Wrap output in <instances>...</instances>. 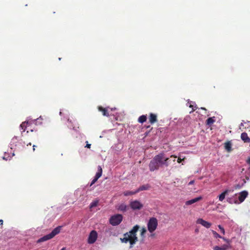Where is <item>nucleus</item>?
Listing matches in <instances>:
<instances>
[{
  "label": "nucleus",
  "mask_w": 250,
  "mask_h": 250,
  "mask_svg": "<svg viewBox=\"0 0 250 250\" xmlns=\"http://www.w3.org/2000/svg\"><path fill=\"white\" fill-rule=\"evenodd\" d=\"M117 208L120 211L125 212L127 209V206L125 204L123 203L119 205Z\"/></svg>",
  "instance_id": "nucleus-16"
},
{
  "label": "nucleus",
  "mask_w": 250,
  "mask_h": 250,
  "mask_svg": "<svg viewBox=\"0 0 250 250\" xmlns=\"http://www.w3.org/2000/svg\"><path fill=\"white\" fill-rule=\"evenodd\" d=\"M130 206L133 210L140 209L143 207V205L138 200H134L130 202Z\"/></svg>",
  "instance_id": "nucleus-7"
},
{
  "label": "nucleus",
  "mask_w": 250,
  "mask_h": 250,
  "mask_svg": "<svg viewBox=\"0 0 250 250\" xmlns=\"http://www.w3.org/2000/svg\"><path fill=\"white\" fill-rule=\"evenodd\" d=\"M61 250H65V248H63Z\"/></svg>",
  "instance_id": "nucleus-40"
},
{
  "label": "nucleus",
  "mask_w": 250,
  "mask_h": 250,
  "mask_svg": "<svg viewBox=\"0 0 250 250\" xmlns=\"http://www.w3.org/2000/svg\"><path fill=\"white\" fill-rule=\"evenodd\" d=\"M214 117L208 118L206 120V125H211L212 124H213L215 122V120L214 119Z\"/></svg>",
  "instance_id": "nucleus-20"
},
{
  "label": "nucleus",
  "mask_w": 250,
  "mask_h": 250,
  "mask_svg": "<svg viewBox=\"0 0 250 250\" xmlns=\"http://www.w3.org/2000/svg\"><path fill=\"white\" fill-rule=\"evenodd\" d=\"M247 163L248 165H250V157L247 160Z\"/></svg>",
  "instance_id": "nucleus-32"
},
{
  "label": "nucleus",
  "mask_w": 250,
  "mask_h": 250,
  "mask_svg": "<svg viewBox=\"0 0 250 250\" xmlns=\"http://www.w3.org/2000/svg\"><path fill=\"white\" fill-rule=\"evenodd\" d=\"M28 145H29L30 146L31 145V143H29L28 144H27V145L28 146Z\"/></svg>",
  "instance_id": "nucleus-41"
},
{
  "label": "nucleus",
  "mask_w": 250,
  "mask_h": 250,
  "mask_svg": "<svg viewBox=\"0 0 250 250\" xmlns=\"http://www.w3.org/2000/svg\"><path fill=\"white\" fill-rule=\"evenodd\" d=\"M230 191V190L226 189L223 192H222L218 197L219 201H223L225 199L226 195L228 194Z\"/></svg>",
  "instance_id": "nucleus-15"
},
{
  "label": "nucleus",
  "mask_w": 250,
  "mask_h": 250,
  "mask_svg": "<svg viewBox=\"0 0 250 250\" xmlns=\"http://www.w3.org/2000/svg\"><path fill=\"white\" fill-rule=\"evenodd\" d=\"M146 228H145V227L142 228L141 230V233H140L141 236L142 237H144L145 234L146 233Z\"/></svg>",
  "instance_id": "nucleus-25"
},
{
  "label": "nucleus",
  "mask_w": 250,
  "mask_h": 250,
  "mask_svg": "<svg viewBox=\"0 0 250 250\" xmlns=\"http://www.w3.org/2000/svg\"><path fill=\"white\" fill-rule=\"evenodd\" d=\"M3 220H0V225H2L3 224Z\"/></svg>",
  "instance_id": "nucleus-37"
},
{
  "label": "nucleus",
  "mask_w": 250,
  "mask_h": 250,
  "mask_svg": "<svg viewBox=\"0 0 250 250\" xmlns=\"http://www.w3.org/2000/svg\"><path fill=\"white\" fill-rule=\"evenodd\" d=\"M98 179H99V178L95 176L94 178L92 181V182L90 185V187L92 186L98 180Z\"/></svg>",
  "instance_id": "nucleus-28"
},
{
  "label": "nucleus",
  "mask_w": 250,
  "mask_h": 250,
  "mask_svg": "<svg viewBox=\"0 0 250 250\" xmlns=\"http://www.w3.org/2000/svg\"><path fill=\"white\" fill-rule=\"evenodd\" d=\"M123 217L122 215L117 214L112 216L109 219V222L112 226H117L119 225L123 220Z\"/></svg>",
  "instance_id": "nucleus-5"
},
{
  "label": "nucleus",
  "mask_w": 250,
  "mask_h": 250,
  "mask_svg": "<svg viewBox=\"0 0 250 250\" xmlns=\"http://www.w3.org/2000/svg\"><path fill=\"white\" fill-rule=\"evenodd\" d=\"M225 148L228 152H230L232 150L231 144L230 142H227L225 143Z\"/></svg>",
  "instance_id": "nucleus-17"
},
{
  "label": "nucleus",
  "mask_w": 250,
  "mask_h": 250,
  "mask_svg": "<svg viewBox=\"0 0 250 250\" xmlns=\"http://www.w3.org/2000/svg\"><path fill=\"white\" fill-rule=\"evenodd\" d=\"M201 109H202V110H206V109L205 107H201Z\"/></svg>",
  "instance_id": "nucleus-39"
},
{
  "label": "nucleus",
  "mask_w": 250,
  "mask_h": 250,
  "mask_svg": "<svg viewBox=\"0 0 250 250\" xmlns=\"http://www.w3.org/2000/svg\"><path fill=\"white\" fill-rule=\"evenodd\" d=\"M137 193V190H136L135 191H125L124 192L123 194L125 196H127L135 194Z\"/></svg>",
  "instance_id": "nucleus-22"
},
{
  "label": "nucleus",
  "mask_w": 250,
  "mask_h": 250,
  "mask_svg": "<svg viewBox=\"0 0 250 250\" xmlns=\"http://www.w3.org/2000/svg\"><path fill=\"white\" fill-rule=\"evenodd\" d=\"M170 159L165 157L164 153H161L155 155L150 161L148 167L150 171H154L159 169L160 167H168L169 165Z\"/></svg>",
  "instance_id": "nucleus-1"
},
{
  "label": "nucleus",
  "mask_w": 250,
  "mask_h": 250,
  "mask_svg": "<svg viewBox=\"0 0 250 250\" xmlns=\"http://www.w3.org/2000/svg\"><path fill=\"white\" fill-rule=\"evenodd\" d=\"M202 199V197L201 196H199V197L195 198L192 199L191 200L187 201L186 202V205H191L192 204H194V203H196L197 202H198V201H200Z\"/></svg>",
  "instance_id": "nucleus-11"
},
{
  "label": "nucleus",
  "mask_w": 250,
  "mask_h": 250,
  "mask_svg": "<svg viewBox=\"0 0 250 250\" xmlns=\"http://www.w3.org/2000/svg\"><path fill=\"white\" fill-rule=\"evenodd\" d=\"M98 110L102 112L103 115L108 117L109 116L107 108H104L101 106H98Z\"/></svg>",
  "instance_id": "nucleus-13"
},
{
  "label": "nucleus",
  "mask_w": 250,
  "mask_h": 250,
  "mask_svg": "<svg viewBox=\"0 0 250 250\" xmlns=\"http://www.w3.org/2000/svg\"><path fill=\"white\" fill-rule=\"evenodd\" d=\"M140 229V226L138 225L134 226L133 228L128 232L124 234V237L120 238L122 243H129L130 248L138 241V239L137 237V232Z\"/></svg>",
  "instance_id": "nucleus-2"
},
{
  "label": "nucleus",
  "mask_w": 250,
  "mask_h": 250,
  "mask_svg": "<svg viewBox=\"0 0 250 250\" xmlns=\"http://www.w3.org/2000/svg\"><path fill=\"white\" fill-rule=\"evenodd\" d=\"M149 121L151 124H153L157 121V116L156 114L151 113L149 116Z\"/></svg>",
  "instance_id": "nucleus-10"
},
{
  "label": "nucleus",
  "mask_w": 250,
  "mask_h": 250,
  "mask_svg": "<svg viewBox=\"0 0 250 250\" xmlns=\"http://www.w3.org/2000/svg\"><path fill=\"white\" fill-rule=\"evenodd\" d=\"M149 188V186L148 185H143L140 186L136 190L137 193L140 191L147 190Z\"/></svg>",
  "instance_id": "nucleus-19"
},
{
  "label": "nucleus",
  "mask_w": 250,
  "mask_h": 250,
  "mask_svg": "<svg viewBox=\"0 0 250 250\" xmlns=\"http://www.w3.org/2000/svg\"><path fill=\"white\" fill-rule=\"evenodd\" d=\"M86 145L85 147H87V148H90V147H91V144H88L87 141H86Z\"/></svg>",
  "instance_id": "nucleus-30"
},
{
  "label": "nucleus",
  "mask_w": 250,
  "mask_h": 250,
  "mask_svg": "<svg viewBox=\"0 0 250 250\" xmlns=\"http://www.w3.org/2000/svg\"><path fill=\"white\" fill-rule=\"evenodd\" d=\"M211 231H212V233L215 238H222V236H220L218 233H217L215 231L212 230Z\"/></svg>",
  "instance_id": "nucleus-26"
},
{
  "label": "nucleus",
  "mask_w": 250,
  "mask_h": 250,
  "mask_svg": "<svg viewBox=\"0 0 250 250\" xmlns=\"http://www.w3.org/2000/svg\"><path fill=\"white\" fill-rule=\"evenodd\" d=\"M102 173H103L102 168L101 166H99L98 167V171L97 172L95 176L99 178L102 176Z\"/></svg>",
  "instance_id": "nucleus-21"
},
{
  "label": "nucleus",
  "mask_w": 250,
  "mask_h": 250,
  "mask_svg": "<svg viewBox=\"0 0 250 250\" xmlns=\"http://www.w3.org/2000/svg\"><path fill=\"white\" fill-rule=\"evenodd\" d=\"M146 115H143L139 117L138 121L139 123L143 124L146 121Z\"/></svg>",
  "instance_id": "nucleus-18"
},
{
  "label": "nucleus",
  "mask_w": 250,
  "mask_h": 250,
  "mask_svg": "<svg viewBox=\"0 0 250 250\" xmlns=\"http://www.w3.org/2000/svg\"><path fill=\"white\" fill-rule=\"evenodd\" d=\"M224 241H225L226 243H228L227 245H229V246H230V243L231 242V241L228 239H227L224 237H222L221 238Z\"/></svg>",
  "instance_id": "nucleus-27"
},
{
  "label": "nucleus",
  "mask_w": 250,
  "mask_h": 250,
  "mask_svg": "<svg viewBox=\"0 0 250 250\" xmlns=\"http://www.w3.org/2000/svg\"><path fill=\"white\" fill-rule=\"evenodd\" d=\"M62 226H58L55 228L51 233L45 235L38 240L37 243H41L48 240H50L55 237L56 235L59 234L61 230Z\"/></svg>",
  "instance_id": "nucleus-3"
},
{
  "label": "nucleus",
  "mask_w": 250,
  "mask_h": 250,
  "mask_svg": "<svg viewBox=\"0 0 250 250\" xmlns=\"http://www.w3.org/2000/svg\"><path fill=\"white\" fill-rule=\"evenodd\" d=\"M98 234L96 231L92 230L88 237L87 242L88 244H92L96 242L97 239Z\"/></svg>",
  "instance_id": "nucleus-6"
},
{
  "label": "nucleus",
  "mask_w": 250,
  "mask_h": 250,
  "mask_svg": "<svg viewBox=\"0 0 250 250\" xmlns=\"http://www.w3.org/2000/svg\"><path fill=\"white\" fill-rule=\"evenodd\" d=\"M99 203L98 200H95L93 201L91 203L90 205V208H93L94 207H96L97 206Z\"/></svg>",
  "instance_id": "nucleus-24"
},
{
  "label": "nucleus",
  "mask_w": 250,
  "mask_h": 250,
  "mask_svg": "<svg viewBox=\"0 0 250 250\" xmlns=\"http://www.w3.org/2000/svg\"><path fill=\"white\" fill-rule=\"evenodd\" d=\"M182 161V159H181V158H178V160H177V162L178 163H180Z\"/></svg>",
  "instance_id": "nucleus-34"
},
{
  "label": "nucleus",
  "mask_w": 250,
  "mask_h": 250,
  "mask_svg": "<svg viewBox=\"0 0 250 250\" xmlns=\"http://www.w3.org/2000/svg\"><path fill=\"white\" fill-rule=\"evenodd\" d=\"M197 223L202 225L203 226L206 227L207 229L209 228L211 225V223L201 218H199L197 220Z\"/></svg>",
  "instance_id": "nucleus-8"
},
{
  "label": "nucleus",
  "mask_w": 250,
  "mask_h": 250,
  "mask_svg": "<svg viewBox=\"0 0 250 250\" xmlns=\"http://www.w3.org/2000/svg\"><path fill=\"white\" fill-rule=\"evenodd\" d=\"M170 157H171V158L173 157V158H174V159H173V162H175V158H176V157H174L173 155H171V156H170Z\"/></svg>",
  "instance_id": "nucleus-35"
},
{
  "label": "nucleus",
  "mask_w": 250,
  "mask_h": 250,
  "mask_svg": "<svg viewBox=\"0 0 250 250\" xmlns=\"http://www.w3.org/2000/svg\"><path fill=\"white\" fill-rule=\"evenodd\" d=\"M189 107L192 108V111H195L197 108L196 106L193 107V106L192 105H190Z\"/></svg>",
  "instance_id": "nucleus-31"
},
{
  "label": "nucleus",
  "mask_w": 250,
  "mask_h": 250,
  "mask_svg": "<svg viewBox=\"0 0 250 250\" xmlns=\"http://www.w3.org/2000/svg\"><path fill=\"white\" fill-rule=\"evenodd\" d=\"M230 246L229 245H223L221 247L219 246H214L213 248V250H228L229 248H230Z\"/></svg>",
  "instance_id": "nucleus-12"
},
{
  "label": "nucleus",
  "mask_w": 250,
  "mask_h": 250,
  "mask_svg": "<svg viewBox=\"0 0 250 250\" xmlns=\"http://www.w3.org/2000/svg\"><path fill=\"white\" fill-rule=\"evenodd\" d=\"M218 228L219 229H220L221 232L223 233V234H225V229H224L221 226V225H218Z\"/></svg>",
  "instance_id": "nucleus-29"
},
{
  "label": "nucleus",
  "mask_w": 250,
  "mask_h": 250,
  "mask_svg": "<svg viewBox=\"0 0 250 250\" xmlns=\"http://www.w3.org/2000/svg\"><path fill=\"white\" fill-rule=\"evenodd\" d=\"M154 235H155L154 234H151L150 236L151 237H153L154 236Z\"/></svg>",
  "instance_id": "nucleus-38"
},
{
  "label": "nucleus",
  "mask_w": 250,
  "mask_h": 250,
  "mask_svg": "<svg viewBox=\"0 0 250 250\" xmlns=\"http://www.w3.org/2000/svg\"><path fill=\"white\" fill-rule=\"evenodd\" d=\"M194 183V180H192L191 181H190L188 183V185H192Z\"/></svg>",
  "instance_id": "nucleus-33"
},
{
  "label": "nucleus",
  "mask_w": 250,
  "mask_h": 250,
  "mask_svg": "<svg viewBox=\"0 0 250 250\" xmlns=\"http://www.w3.org/2000/svg\"><path fill=\"white\" fill-rule=\"evenodd\" d=\"M35 147H36V146L35 145L33 146V151H34L35 150Z\"/></svg>",
  "instance_id": "nucleus-36"
},
{
  "label": "nucleus",
  "mask_w": 250,
  "mask_h": 250,
  "mask_svg": "<svg viewBox=\"0 0 250 250\" xmlns=\"http://www.w3.org/2000/svg\"><path fill=\"white\" fill-rule=\"evenodd\" d=\"M241 138L245 143H250V138L246 132H243L241 134Z\"/></svg>",
  "instance_id": "nucleus-14"
},
{
  "label": "nucleus",
  "mask_w": 250,
  "mask_h": 250,
  "mask_svg": "<svg viewBox=\"0 0 250 250\" xmlns=\"http://www.w3.org/2000/svg\"><path fill=\"white\" fill-rule=\"evenodd\" d=\"M157 226V219L155 217L150 218L147 224V229L149 232H153L156 229Z\"/></svg>",
  "instance_id": "nucleus-4"
},
{
  "label": "nucleus",
  "mask_w": 250,
  "mask_h": 250,
  "mask_svg": "<svg viewBox=\"0 0 250 250\" xmlns=\"http://www.w3.org/2000/svg\"><path fill=\"white\" fill-rule=\"evenodd\" d=\"M248 192L247 191H243L240 192L238 197L239 201L240 203L243 202L248 196Z\"/></svg>",
  "instance_id": "nucleus-9"
},
{
  "label": "nucleus",
  "mask_w": 250,
  "mask_h": 250,
  "mask_svg": "<svg viewBox=\"0 0 250 250\" xmlns=\"http://www.w3.org/2000/svg\"><path fill=\"white\" fill-rule=\"evenodd\" d=\"M28 124V122H22V124L20 125V127L22 130V131H24L25 130L26 128L27 127V125Z\"/></svg>",
  "instance_id": "nucleus-23"
}]
</instances>
